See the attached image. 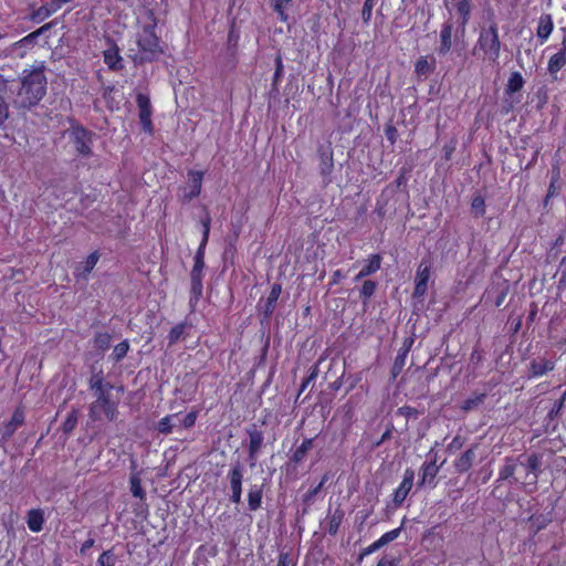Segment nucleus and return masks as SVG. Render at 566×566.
Here are the masks:
<instances>
[{
    "mask_svg": "<svg viewBox=\"0 0 566 566\" xmlns=\"http://www.w3.org/2000/svg\"><path fill=\"white\" fill-rule=\"evenodd\" d=\"M46 92V77L43 70L34 69L22 77L21 87L14 103L19 107L36 105Z\"/></svg>",
    "mask_w": 566,
    "mask_h": 566,
    "instance_id": "nucleus-1",
    "label": "nucleus"
},
{
    "mask_svg": "<svg viewBox=\"0 0 566 566\" xmlns=\"http://www.w3.org/2000/svg\"><path fill=\"white\" fill-rule=\"evenodd\" d=\"M501 53V41L497 25L490 24L488 29L481 30L478 41L473 48V54L482 57L483 61L497 63Z\"/></svg>",
    "mask_w": 566,
    "mask_h": 566,
    "instance_id": "nucleus-2",
    "label": "nucleus"
},
{
    "mask_svg": "<svg viewBox=\"0 0 566 566\" xmlns=\"http://www.w3.org/2000/svg\"><path fill=\"white\" fill-rule=\"evenodd\" d=\"M518 473L515 478L516 482H521L525 488H530V491H534L537 485L541 457L538 454L520 455L517 458Z\"/></svg>",
    "mask_w": 566,
    "mask_h": 566,
    "instance_id": "nucleus-3",
    "label": "nucleus"
},
{
    "mask_svg": "<svg viewBox=\"0 0 566 566\" xmlns=\"http://www.w3.org/2000/svg\"><path fill=\"white\" fill-rule=\"evenodd\" d=\"M137 44L140 50V61H154L163 53L159 39L155 34L154 27L146 25L137 35Z\"/></svg>",
    "mask_w": 566,
    "mask_h": 566,
    "instance_id": "nucleus-4",
    "label": "nucleus"
},
{
    "mask_svg": "<svg viewBox=\"0 0 566 566\" xmlns=\"http://www.w3.org/2000/svg\"><path fill=\"white\" fill-rule=\"evenodd\" d=\"M117 415V406L111 401L109 394H99L96 400L90 406V418L93 421L102 420L103 418L113 421Z\"/></svg>",
    "mask_w": 566,
    "mask_h": 566,
    "instance_id": "nucleus-5",
    "label": "nucleus"
},
{
    "mask_svg": "<svg viewBox=\"0 0 566 566\" xmlns=\"http://www.w3.org/2000/svg\"><path fill=\"white\" fill-rule=\"evenodd\" d=\"M50 28H51V24L46 23V24L42 25L40 29L29 33L21 40L17 41L15 43L12 44V46L10 49L11 53H17V55L22 57L25 54L27 50H29L30 48H32L35 44L38 38L42 33L46 32Z\"/></svg>",
    "mask_w": 566,
    "mask_h": 566,
    "instance_id": "nucleus-6",
    "label": "nucleus"
},
{
    "mask_svg": "<svg viewBox=\"0 0 566 566\" xmlns=\"http://www.w3.org/2000/svg\"><path fill=\"white\" fill-rule=\"evenodd\" d=\"M70 138L73 142L75 149L83 156L91 154V133L83 127H74L70 132Z\"/></svg>",
    "mask_w": 566,
    "mask_h": 566,
    "instance_id": "nucleus-7",
    "label": "nucleus"
},
{
    "mask_svg": "<svg viewBox=\"0 0 566 566\" xmlns=\"http://www.w3.org/2000/svg\"><path fill=\"white\" fill-rule=\"evenodd\" d=\"M189 177H190V182L181 189L180 197L184 201H190L193 198L198 197L201 192L203 172L190 170Z\"/></svg>",
    "mask_w": 566,
    "mask_h": 566,
    "instance_id": "nucleus-8",
    "label": "nucleus"
},
{
    "mask_svg": "<svg viewBox=\"0 0 566 566\" xmlns=\"http://www.w3.org/2000/svg\"><path fill=\"white\" fill-rule=\"evenodd\" d=\"M431 264L430 262L422 260L418 266L416 274V286L413 291V295L416 297L424 296L427 292V285L430 277Z\"/></svg>",
    "mask_w": 566,
    "mask_h": 566,
    "instance_id": "nucleus-9",
    "label": "nucleus"
},
{
    "mask_svg": "<svg viewBox=\"0 0 566 566\" xmlns=\"http://www.w3.org/2000/svg\"><path fill=\"white\" fill-rule=\"evenodd\" d=\"M447 9L451 12L455 10L460 18L462 29L465 28L471 15V1L470 0H444Z\"/></svg>",
    "mask_w": 566,
    "mask_h": 566,
    "instance_id": "nucleus-10",
    "label": "nucleus"
},
{
    "mask_svg": "<svg viewBox=\"0 0 566 566\" xmlns=\"http://www.w3.org/2000/svg\"><path fill=\"white\" fill-rule=\"evenodd\" d=\"M415 472L411 469H406L403 479L394 493V503L398 506L403 503L413 485Z\"/></svg>",
    "mask_w": 566,
    "mask_h": 566,
    "instance_id": "nucleus-11",
    "label": "nucleus"
},
{
    "mask_svg": "<svg viewBox=\"0 0 566 566\" xmlns=\"http://www.w3.org/2000/svg\"><path fill=\"white\" fill-rule=\"evenodd\" d=\"M24 422V411L22 408H17L7 423L0 428L1 440L6 441L21 427Z\"/></svg>",
    "mask_w": 566,
    "mask_h": 566,
    "instance_id": "nucleus-12",
    "label": "nucleus"
},
{
    "mask_svg": "<svg viewBox=\"0 0 566 566\" xmlns=\"http://www.w3.org/2000/svg\"><path fill=\"white\" fill-rule=\"evenodd\" d=\"M554 30L553 18L548 13H544L538 18L537 28H536V36L539 40L541 44H544L548 38L551 36Z\"/></svg>",
    "mask_w": 566,
    "mask_h": 566,
    "instance_id": "nucleus-13",
    "label": "nucleus"
},
{
    "mask_svg": "<svg viewBox=\"0 0 566 566\" xmlns=\"http://www.w3.org/2000/svg\"><path fill=\"white\" fill-rule=\"evenodd\" d=\"M203 266L193 265L191 271V298L190 303L197 302L202 295V274Z\"/></svg>",
    "mask_w": 566,
    "mask_h": 566,
    "instance_id": "nucleus-14",
    "label": "nucleus"
},
{
    "mask_svg": "<svg viewBox=\"0 0 566 566\" xmlns=\"http://www.w3.org/2000/svg\"><path fill=\"white\" fill-rule=\"evenodd\" d=\"M137 104L139 107L140 124L143 125V128L146 132H150L151 130V120H150L151 111H150L149 99L144 95H138Z\"/></svg>",
    "mask_w": 566,
    "mask_h": 566,
    "instance_id": "nucleus-15",
    "label": "nucleus"
},
{
    "mask_svg": "<svg viewBox=\"0 0 566 566\" xmlns=\"http://www.w3.org/2000/svg\"><path fill=\"white\" fill-rule=\"evenodd\" d=\"M202 240H201V243L198 248V251L195 255V264L193 265H199V266H205V262H203V255H205V248H206V244L208 242V239H209V233H210V223H211V219L209 216H207L202 221Z\"/></svg>",
    "mask_w": 566,
    "mask_h": 566,
    "instance_id": "nucleus-16",
    "label": "nucleus"
},
{
    "mask_svg": "<svg viewBox=\"0 0 566 566\" xmlns=\"http://www.w3.org/2000/svg\"><path fill=\"white\" fill-rule=\"evenodd\" d=\"M452 34H453V24L451 22L443 23L440 31V45L438 49L439 54H447L452 46Z\"/></svg>",
    "mask_w": 566,
    "mask_h": 566,
    "instance_id": "nucleus-17",
    "label": "nucleus"
},
{
    "mask_svg": "<svg viewBox=\"0 0 566 566\" xmlns=\"http://www.w3.org/2000/svg\"><path fill=\"white\" fill-rule=\"evenodd\" d=\"M59 10H60L59 6H56L51 0L50 2L43 4L40 8H38L36 10H34L31 13L30 19L33 22L40 23V22L44 21L45 19H48L49 17H51L52 14H54Z\"/></svg>",
    "mask_w": 566,
    "mask_h": 566,
    "instance_id": "nucleus-18",
    "label": "nucleus"
},
{
    "mask_svg": "<svg viewBox=\"0 0 566 566\" xmlns=\"http://www.w3.org/2000/svg\"><path fill=\"white\" fill-rule=\"evenodd\" d=\"M554 369V361L546 358L534 359L530 365L532 377H539Z\"/></svg>",
    "mask_w": 566,
    "mask_h": 566,
    "instance_id": "nucleus-19",
    "label": "nucleus"
},
{
    "mask_svg": "<svg viewBox=\"0 0 566 566\" xmlns=\"http://www.w3.org/2000/svg\"><path fill=\"white\" fill-rule=\"evenodd\" d=\"M436 459H433L432 461H429V462H424L421 467V479H420V484L423 485V484H431V485H434L433 484V481H434V478L437 476L438 472H439V467L437 465L436 463Z\"/></svg>",
    "mask_w": 566,
    "mask_h": 566,
    "instance_id": "nucleus-20",
    "label": "nucleus"
},
{
    "mask_svg": "<svg viewBox=\"0 0 566 566\" xmlns=\"http://www.w3.org/2000/svg\"><path fill=\"white\" fill-rule=\"evenodd\" d=\"M44 517L40 509H33L28 512L27 524L30 531L41 532L43 528Z\"/></svg>",
    "mask_w": 566,
    "mask_h": 566,
    "instance_id": "nucleus-21",
    "label": "nucleus"
},
{
    "mask_svg": "<svg viewBox=\"0 0 566 566\" xmlns=\"http://www.w3.org/2000/svg\"><path fill=\"white\" fill-rule=\"evenodd\" d=\"M344 518V512L339 509L328 514L325 521V528L331 535H335Z\"/></svg>",
    "mask_w": 566,
    "mask_h": 566,
    "instance_id": "nucleus-22",
    "label": "nucleus"
},
{
    "mask_svg": "<svg viewBox=\"0 0 566 566\" xmlns=\"http://www.w3.org/2000/svg\"><path fill=\"white\" fill-rule=\"evenodd\" d=\"M517 473H518L517 458L516 459L507 458L505 460L504 465L501 468V470L499 472V479L500 480H509L510 478H513L515 474L517 475Z\"/></svg>",
    "mask_w": 566,
    "mask_h": 566,
    "instance_id": "nucleus-23",
    "label": "nucleus"
},
{
    "mask_svg": "<svg viewBox=\"0 0 566 566\" xmlns=\"http://www.w3.org/2000/svg\"><path fill=\"white\" fill-rule=\"evenodd\" d=\"M177 420H179L178 413L168 415L161 418L157 424L158 431L164 434L171 433L172 429L178 427Z\"/></svg>",
    "mask_w": 566,
    "mask_h": 566,
    "instance_id": "nucleus-24",
    "label": "nucleus"
},
{
    "mask_svg": "<svg viewBox=\"0 0 566 566\" xmlns=\"http://www.w3.org/2000/svg\"><path fill=\"white\" fill-rule=\"evenodd\" d=\"M229 479L231 490H242L243 470L240 462L232 465L229 472Z\"/></svg>",
    "mask_w": 566,
    "mask_h": 566,
    "instance_id": "nucleus-25",
    "label": "nucleus"
},
{
    "mask_svg": "<svg viewBox=\"0 0 566 566\" xmlns=\"http://www.w3.org/2000/svg\"><path fill=\"white\" fill-rule=\"evenodd\" d=\"M566 64V53L565 50L557 52L552 55L548 61L547 70L551 74H556L559 72Z\"/></svg>",
    "mask_w": 566,
    "mask_h": 566,
    "instance_id": "nucleus-26",
    "label": "nucleus"
},
{
    "mask_svg": "<svg viewBox=\"0 0 566 566\" xmlns=\"http://www.w3.org/2000/svg\"><path fill=\"white\" fill-rule=\"evenodd\" d=\"M475 458V453L472 449L467 450L455 462V469L459 472H467Z\"/></svg>",
    "mask_w": 566,
    "mask_h": 566,
    "instance_id": "nucleus-27",
    "label": "nucleus"
},
{
    "mask_svg": "<svg viewBox=\"0 0 566 566\" xmlns=\"http://www.w3.org/2000/svg\"><path fill=\"white\" fill-rule=\"evenodd\" d=\"M313 441L314 439H304L303 442L293 452L292 461L295 463L302 462L305 459L307 452L312 449Z\"/></svg>",
    "mask_w": 566,
    "mask_h": 566,
    "instance_id": "nucleus-28",
    "label": "nucleus"
},
{
    "mask_svg": "<svg viewBox=\"0 0 566 566\" xmlns=\"http://www.w3.org/2000/svg\"><path fill=\"white\" fill-rule=\"evenodd\" d=\"M262 500V490L259 485H252L248 493V503L251 511L260 507Z\"/></svg>",
    "mask_w": 566,
    "mask_h": 566,
    "instance_id": "nucleus-29",
    "label": "nucleus"
},
{
    "mask_svg": "<svg viewBox=\"0 0 566 566\" xmlns=\"http://www.w3.org/2000/svg\"><path fill=\"white\" fill-rule=\"evenodd\" d=\"M263 443V436L260 431L250 432L249 454L251 459H255L258 451Z\"/></svg>",
    "mask_w": 566,
    "mask_h": 566,
    "instance_id": "nucleus-30",
    "label": "nucleus"
},
{
    "mask_svg": "<svg viewBox=\"0 0 566 566\" xmlns=\"http://www.w3.org/2000/svg\"><path fill=\"white\" fill-rule=\"evenodd\" d=\"M122 57L116 48L108 49L104 52V62L109 69L116 70L120 66Z\"/></svg>",
    "mask_w": 566,
    "mask_h": 566,
    "instance_id": "nucleus-31",
    "label": "nucleus"
},
{
    "mask_svg": "<svg viewBox=\"0 0 566 566\" xmlns=\"http://www.w3.org/2000/svg\"><path fill=\"white\" fill-rule=\"evenodd\" d=\"M524 85L523 76L520 72H513L507 81L506 84V92L507 93H515L518 92Z\"/></svg>",
    "mask_w": 566,
    "mask_h": 566,
    "instance_id": "nucleus-32",
    "label": "nucleus"
},
{
    "mask_svg": "<svg viewBox=\"0 0 566 566\" xmlns=\"http://www.w3.org/2000/svg\"><path fill=\"white\" fill-rule=\"evenodd\" d=\"M381 256L379 254H373L369 256L367 264L361 269L363 275H371L380 269Z\"/></svg>",
    "mask_w": 566,
    "mask_h": 566,
    "instance_id": "nucleus-33",
    "label": "nucleus"
},
{
    "mask_svg": "<svg viewBox=\"0 0 566 566\" xmlns=\"http://www.w3.org/2000/svg\"><path fill=\"white\" fill-rule=\"evenodd\" d=\"M91 389L94 390L95 396H98L99 394H108V390L112 388V386H108V389L103 384V377L102 375H93L90 380Z\"/></svg>",
    "mask_w": 566,
    "mask_h": 566,
    "instance_id": "nucleus-34",
    "label": "nucleus"
},
{
    "mask_svg": "<svg viewBox=\"0 0 566 566\" xmlns=\"http://www.w3.org/2000/svg\"><path fill=\"white\" fill-rule=\"evenodd\" d=\"M130 492L135 497L143 500L145 497V492L142 488V481L138 474H132L130 476Z\"/></svg>",
    "mask_w": 566,
    "mask_h": 566,
    "instance_id": "nucleus-35",
    "label": "nucleus"
},
{
    "mask_svg": "<svg viewBox=\"0 0 566 566\" xmlns=\"http://www.w3.org/2000/svg\"><path fill=\"white\" fill-rule=\"evenodd\" d=\"M128 349H129L128 342L127 340H123L122 343L117 344L114 347L113 358L116 361H119L120 359H123L127 355Z\"/></svg>",
    "mask_w": 566,
    "mask_h": 566,
    "instance_id": "nucleus-36",
    "label": "nucleus"
},
{
    "mask_svg": "<svg viewBox=\"0 0 566 566\" xmlns=\"http://www.w3.org/2000/svg\"><path fill=\"white\" fill-rule=\"evenodd\" d=\"M99 255L97 252L91 253L84 263V271L83 273H78V275H87L91 273V271L95 268L96 263L98 262Z\"/></svg>",
    "mask_w": 566,
    "mask_h": 566,
    "instance_id": "nucleus-37",
    "label": "nucleus"
},
{
    "mask_svg": "<svg viewBox=\"0 0 566 566\" xmlns=\"http://www.w3.org/2000/svg\"><path fill=\"white\" fill-rule=\"evenodd\" d=\"M281 285L274 284L271 289L270 295L268 297V308L266 311L272 312L274 308V304L280 297L281 294Z\"/></svg>",
    "mask_w": 566,
    "mask_h": 566,
    "instance_id": "nucleus-38",
    "label": "nucleus"
},
{
    "mask_svg": "<svg viewBox=\"0 0 566 566\" xmlns=\"http://www.w3.org/2000/svg\"><path fill=\"white\" fill-rule=\"evenodd\" d=\"M185 328H186L185 324H178V325L174 326L170 329L169 335H168L169 344H175L176 342H178L180 339V337L184 335Z\"/></svg>",
    "mask_w": 566,
    "mask_h": 566,
    "instance_id": "nucleus-39",
    "label": "nucleus"
},
{
    "mask_svg": "<svg viewBox=\"0 0 566 566\" xmlns=\"http://www.w3.org/2000/svg\"><path fill=\"white\" fill-rule=\"evenodd\" d=\"M77 424V412L76 411H72L69 413V416L66 417L65 421L63 422V431L65 433H69L71 431L74 430V428L76 427Z\"/></svg>",
    "mask_w": 566,
    "mask_h": 566,
    "instance_id": "nucleus-40",
    "label": "nucleus"
},
{
    "mask_svg": "<svg viewBox=\"0 0 566 566\" xmlns=\"http://www.w3.org/2000/svg\"><path fill=\"white\" fill-rule=\"evenodd\" d=\"M115 565V555L112 551L103 552L98 559L97 566H114Z\"/></svg>",
    "mask_w": 566,
    "mask_h": 566,
    "instance_id": "nucleus-41",
    "label": "nucleus"
},
{
    "mask_svg": "<svg viewBox=\"0 0 566 566\" xmlns=\"http://www.w3.org/2000/svg\"><path fill=\"white\" fill-rule=\"evenodd\" d=\"M196 420H197V412L191 411L182 418L179 417V420H177V422H178V427L191 428L195 424Z\"/></svg>",
    "mask_w": 566,
    "mask_h": 566,
    "instance_id": "nucleus-42",
    "label": "nucleus"
},
{
    "mask_svg": "<svg viewBox=\"0 0 566 566\" xmlns=\"http://www.w3.org/2000/svg\"><path fill=\"white\" fill-rule=\"evenodd\" d=\"M409 347L405 348L402 352H400L394 363V374H398L402 367L405 366L407 354H408Z\"/></svg>",
    "mask_w": 566,
    "mask_h": 566,
    "instance_id": "nucleus-43",
    "label": "nucleus"
},
{
    "mask_svg": "<svg viewBox=\"0 0 566 566\" xmlns=\"http://www.w3.org/2000/svg\"><path fill=\"white\" fill-rule=\"evenodd\" d=\"M95 345L102 350L107 349L111 345V336L107 333L97 334Z\"/></svg>",
    "mask_w": 566,
    "mask_h": 566,
    "instance_id": "nucleus-44",
    "label": "nucleus"
},
{
    "mask_svg": "<svg viewBox=\"0 0 566 566\" xmlns=\"http://www.w3.org/2000/svg\"><path fill=\"white\" fill-rule=\"evenodd\" d=\"M401 527L395 528L392 531H389L381 535L378 539L380 541L381 545L385 546L386 544L395 541L400 535Z\"/></svg>",
    "mask_w": 566,
    "mask_h": 566,
    "instance_id": "nucleus-45",
    "label": "nucleus"
},
{
    "mask_svg": "<svg viewBox=\"0 0 566 566\" xmlns=\"http://www.w3.org/2000/svg\"><path fill=\"white\" fill-rule=\"evenodd\" d=\"M292 0H272L273 8L280 15L282 21H286L287 15L284 12V8L287 3H290Z\"/></svg>",
    "mask_w": 566,
    "mask_h": 566,
    "instance_id": "nucleus-46",
    "label": "nucleus"
},
{
    "mask_svg": "<svg viewBox=\"0 0 566 566\" xmlns=\"http://www.w3.org/2000/svg\"><path fill=\"white\" fill-rule=\"evenodd\" d=\"M376 287L377 285L374 281H365L360 290V295L367 300L375 293Z\"/></svg>",
    "mask_w": 566,
    "mask_h": 566,
    "instance_id": "nucleus-47",
    "label": "nucleus"
},
{
    "mask_svg": "<svg viewBox=\"0 0 566 566\" xmlns=\"http://www.w3.org/2000/svg\"><path fill=\"white\" fill-rule=\"evenodd\" d=\"M375 6V0H365L363 10H361V17L365 23L369 22L371 18V12Z\"/></svg>",
    "mask_w": 566,
    "mask_h": 566,
    "instance_id": "nucleus-48",
    "label": "nucleus"
},
{
    "mask_svg": "<svg viewBox=\"0 0 566 566\" xmlns=\"http://www.w3.org/2000/svg\"><path fill=\"white\" fill-rule=\"evenodd\" d=\"M471 207L480 216L484 214V212H485L484 199L481 196L473 198Z\"/></svg>",
    "mask_w": 566,
    "mask_h": 566,
    "instance_id": "nucleus-49",
    "label": "nucleus"
},
{
    "mask_svg": "<svg viewBox=\"0 0 566 566\" xmlns=\"http://www.w3.org/2000/svg\"><path fill=\"white\" fill-rule=\"evenodd\" d=\"M430 70L429 62L426 57H420L416 63V72L418 74H426Z\"/></svg>",
    "mask_w": 566,
    "mask_h": 566,
    "instance_id": "nucleus-50",
    "label": "nucleus"
},
{
    "mask_svg": "<svg viewBox=\"0 0 566 566\" xmlns=\"http://www.w3.org/2000/svg\"><path fill=\"white\" fill-rule=\"evenodd\" d=\"M332 169H333V159H332V156H326L323 158L322 160V174L324 176H327L332 172Z\"/></svg>",
    "mask_w": 566,
    "mask_h": 566,
    "instance_id": "nucleus-51",
    "label": "nucleus"
},
{
    "mask_svg": "<svg viewBox=\"0 0 566 566\" xmlns=\"http://www.w3.org/2000/svg\"><path fill=\"white\" fill-rule=\"evenodd\" d=\"M9 117V108L6 101L0 96V125H2Z\"/></svg>",
    "mask_w": 566,
    "mask_h": 566,
    "instance_id": "nucleus-52",
    "label": "nucleus"
},
{
    "mask_svg": "<svg viewBox=\"0 0 566 566\" xmlns=\"http://www.w3.org/2000/svg\"><path fill=\"white\" fill-rule=\"evenodd\" d=\"M483 398H484V395H481V396L476 397L475 399H468L464 402L463 409L469 410V409L473 408L474 406L482 402Z\"/></svg>",
    "mask_w": 566,
    "mask_h": 566,
    "instance_id": "nucleus-53",
    "label": "nucleus"
},
{
    "mask_svg": "<svg viewBox=\"0 0 566 566\" xmlns=\"http://www.w3.org/2000/svg\"><path fill=\"white\" fill-rule=\"evenodd\" d=\"M382 545L380 543L379 539H377L376 542H374L373 544H370L365 551H364V555H369L376 551H378L379 548H381Z\"/></svg>",
    "mask_w": 566,
    "mask_h": 566,
    "instance_id": "nucleus-54",
    "label": "nucleus"
},
{
    "mask_svg": "<svg viewBox=\"0 0 566 566\" xmlns=\"http://www.w3.org/2000/svg\"><path fill=\"white\" fill-rule=\"evenodd\" d=\"M397 136V129L394 126H389L386 128V137L391 142L395 143Z\"/></svg>",
    "mask_w": 566,
    "mask_h": 566,
    "instance_id": "nucleus-55",
    "label": "nucleus"
},
{
    "mask_svg": "<svg viewBox=\"0 0 566 566\" xmlns=\"http://www.w3.org/2000/svg\"><path fill=\"white\" fill-rule=\"evenodd\" d=\"M326 481H327V476L325 475L322 479V481L318 483V485L308 492V497L316 495L321 491V489L323 488V485L325 484Z\"/></svg>",
    "mask_w": 566,
    "mask_h": 566,
    "instance_id": "nucleus-56",
    "label": "nucleus"
},
{
    "mask_svg": "<svg viewBox=\"0 0 566 566\" xmlns=\"http://www.w3.org/2000/svg\"><path fill=\"white\" fill-rule=\"evenodd\" d=\"M231 500L233 503H240L242 490H231Z\"/></svg>",
    "mask_w": 566,
    "mask_h": 566,
    "instance_id": "nucleus-57",
    "label": "nucleus"
},
{
    "mask_svg": "<svg viewBox=\"0 0 566 566\" xmlns=\"http://www.w3.org/2000/svg\"><path fill=\"white\" fill-rule=\"evenodd\" d=\"M342 279H344V274L340 270H336L332 275V283L337 284Z\"/></svg>",
    "mask_w": 566,
    "mask_h": 566,
    "instance_id": "nucleus-58",
    "label": "nucleus"
},
{
    "mask_svg": "<svg viewBox=\"0 0 566 566\" xmlns=\"http://www.w3.org/2000/svg\"><path fill=\"white\" fill-rule=\"evenodd\" d=\"M565 398L566 391L564 392L563 397L555 403L554 408L552 409V412H558L562 409Z\"/></svg>",
    "mask_w": 566,
    "mask_h": 566,
    "instance_id": "nucleus-59",
    "label": "nucleus"
},
{
    "mask_svg": "<svg viewBox=\"0 0 566 566\" xmlns=\"http://www.w3.org/2000/svg\"><path fill=\"white\" fill-rule=\"evenodd\" d=\"M377 566H395L394 562L387 558H381Z\"/></svg>",
    "mask_w": 566,
    "mask_h": 566,
    "instance_id": "nucleus-60",
    "label": "nucleus"
},
{
    "mask_svg": "<svg viewBox=\"0 0 566 566\" xmlns=\"http://www.w3.org/2000/svg\"><path fill=\"white\" fill-rule=\"evenodd\" d=\"M461 447V441L460 439L457 437L452 440V442L449 444V449H458Z\"/></svg>",
    "mask_w": 566,
    "mask_h": 566,
    "instance_id": "nucleus-61",
    "label": "nucleus"
},
{
    "mask_svg": "<svg viewBox=\"0 0 566 566\" xmlns=\"http://www.w3.org/2000/svg\"><path fill=\"white\" fill-rule=\"evenodd\" d=\"M93 545H94V539L90 538V539L84 542L81 551L85 552L86 549L91 548Z\"/></svg>",
    "mask_w": 566,
    "mask_h": 566,
    "instance_id": "nucleus-62",
    "label": "nucleus"
},
{
    "mask_svg": "<svg viewBox=\"0 0 566 566\" xmlns=\"http://www.w3.org/2000/svg\"><path fill=\"white\" fill-rule=\"evenodd\" d=\"M282 69H283V65H282V61L281 59L279 57L276 60V70H275V77H279L281 72H282Z\"/></svg>",
    "mask_w": 566,
    "mask_h": 566,
    "instance_id": "nucleus-63",
    "label": "nucleus"
},
{
    "mask_svg": "<svg viewBox=\"0 0 566 566\" xmlns=\"http://www.w3.org/2000/svg\"><path fill=\"white\" fill-rule=\"evenodd\" d=\"M56 6H59V8L61 9V7L67 2H70L71 0H52Z\"/></svg>",
    "mask_w": 566,
    "mask_h": 566,
    "instance_id": "nucleus-64",
    "label": "nucleus"
}]
</instances>
